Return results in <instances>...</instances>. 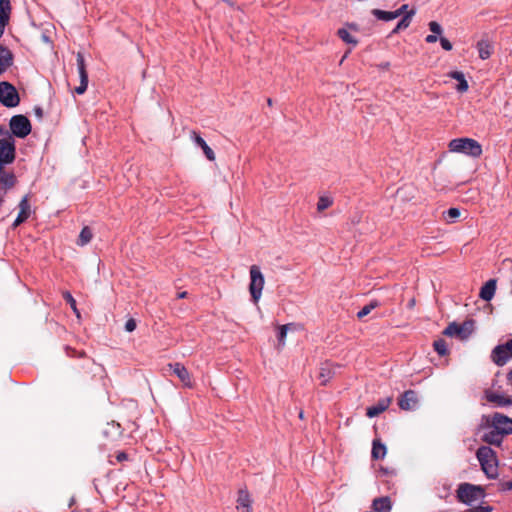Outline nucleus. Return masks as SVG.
Segmentation results:
<instances>
[{
	"label": "nucleus",
	"instance_id": "obj_1",
	"mask_svg": "<svg viewBox=\"0 0 512 512\" xmlns=\"http://www.w3.org/2000/svg\"><path fill=\"white\" fill-rule=\"evenodd\" d=\"M476 456L486 476L490 479H495L498 476V464L495 451L488 446H481L478 448Z\"/></svg>",
	"mask_w": 512,
	"mask_h": 512
},
{
	"label": "nucleus",
	"instance_id": "obj_2",
	"mask_svg": "<svg viewBox=\"0 0 512 512\" xmlns=\"http://www.w3.org/2000/svg\"><path fill=\"white\" fill-rule=\"evenodd\" d=\"M449 150L455 153H463L473 158L482 155L481 144L472 138H456L449 142Z\"/></svg>",
	"mask_w": 512,
	"mask_h": 512
},
{
	"label": "nucleus",
	"instance_id": "obj_3",
	"mask_svg": "<svg viewBox=\"0 0 512 512\" xmlns=\"http://www.w3.org/2000/svg\"><path fill=\"white\" fill-rule=\"evenodd\" d=\"M15 159V140L11 133L0 126V165H7Z\"/></svg>",
	"mask_w": 512,
	"mask_h": 512
},
{
	"label": "nucleus",
	"instance_id": "obj_4",
	"mask_svg": "<svg viewBox=\"0 0 512 512\" xmlns=\"http://www.w3.org/2000/svg\"><path fill=\"white\" fill-rule=\"evenodd\" d=\"M484 497V489L470 483H462L457 489V498L460 502L472 505Z\"/></svg>",
	"mask_w": 512,
	"mask_h": 512
},
{
	"label": "nucleus",
	"instance_id": "obj_5",
	"mask_svg": "<svg viewBox=\"0 0 512 512\" xmlns=\"http://www.w3.org/2000/svg\"><path fill=\"white\" fill-rule=\"evenodd\" d=\"M474 331V321L466 320L462 324L450 323L443 331L445 336L457 337L461 340L467 339Z\"/></svg>",
	"mask_w": 512,
	"mask_h": 512
},
{
	"label": "nucleus",
	"instance_id": "obj_6",
	"mask_svg": "<svg viewBox=\"0 0 512 512\" xmlns=\"http://www.w3.org/2000/svg\"><path fill=\"white\" fill-rule=\"evenodd\" d=\"M20 102L16 88L9 82H0V103L5 107H16Z\"/></svg>",
	"mask_w": 512,
	"mask_h": 512
},
{
	"label": "nucleus",
	"instance_id": "obj_7",
	"mask_svg": "<svg viewBox=\"0 0 512 512\" xmlns=\"http://www.w3.org/2000/svg\"><path fill=\"white\" fill-rule=\"evenodd\" d=\"M12 136L18 138H25L31 132V123L29 119L24 115H15L10 119L9 122Z\"/></svg>",
	"mask_w": 512,
	"mask_h": 512
},
{
	"label": "nucleus",
	"instance_id": "obj_8",
	"mask_svg": "<svg viewBox=\"0 0 512 512\" xmlns=\"http://www.w3.org/2000/svg\"><path fill=\"white\" fill-rule=\"evenodd\" d=\"M76 61H77V69H78V73H79V78H80V85L75 88V92L77 94H83L87 90V87H88V74H87L86 67H85L84 56L81 53H78L77 57H76Z\"/></svg>",
	"mask_w": 512,
	"mask_h": 512
},
{
	"label": "nucleus",
	"instance_id": "obj_9",
	"mask_svg": "<svg viewBox=\"0 0 512 512\" xmlns=\"http://www.w3.org/2000/svg\"><path fill=\"white\" fill-rule=\"evenodd\" d=\"M493 362L498 366L505 365L510 358H512V352L507 344L496 346L491 354Z\"/></svg>",
	"mask_w": 512,
	"mask_h": 512
},
{
	"label": "nucleus",
	"instance_id": "obj_10",
	"mask_svg": "<svg viewBox=\"0 0 512 512\" xmlns=\"http://www.w3.org/2000/svg\"><path fill=\"white\" fill-rule=\"evenodd\" d=\"M5 165H0V189L7 191L16 183V177L13 172L4 169ZM4 202V198L0 196V207Z\"/></svg>",
	"mask_w": 512,
	"mask_h": 512
},
{
	"label": "nucleus",
	"instance_id": "obj_11",
	"mask_svg": "<svg viewBox=\"0 0 512 512\" xmlns=\"http://www.w3.org/2000/svg\"><path fill=\"white\" fill-rule=\"evenodd\" d=\"M491 422H492V426L495 427L496 429L502 430V432H504L506 434L512 433V419L511 418H509L503 414H500V413H495L492 416Z\"/></svg>",
	"mask_w": 512,
	"mask_h": 512
},
{
	"label": "nucleus",
	"instance_id": "obj_12",
	"mask_svg": "<svg viewBox=\"0 0 512 512\" xmlns=\"http://www.w3.org/2000/svg\"><path fill=\"white\" fill-rule=\"evenodd\" d=\"M168 367L179 378L186 387H192L191 377L188 370L181 363H170Z\"/></svg>",
	"mask_w": 512,
	"mask_h": 512
},
{
	"label": "nucleus",
	"instance_id": "obj_13",
	"mask_svg": "<svg viewBox=\"0 0 512 512\" xmlns=\"http://www.w3.org/2000/svg\"><path fill=\"white\" fill-rule=\"evenodd\" d=\"M417 394L413 390L405 391L398 400V405L402 410H412L417 405Z\"/></svg>",
	"mask_w": 512,
	"mask_h": 512
},
{
	"label": "nucleus",
	"instance_id": "obj_14",
	"mask_svg": "<svg viewBox=\"0 0 512 512\" xmlns=\"http://www.w3.org/2000/svg\"><path fill=\"white\" fill-rule=\"evenodd\" d=\"M337 366L330 363L324 362L319 368L318 378L321 381V385L325 386L335 376Z\"/></svg>",
	"mask_w": 512,
	"mask_h": 512
},
{
	"label": "nucleus",
	"instance_id": "obj_15",
	"mask_svg": "<svg viewBox=\"0 0 512 512\" xmlns=\"http://www.w3.org/2000/svg\"><path fill=\"white\" fill-rule=\"evenodd\" d=\"M392 402L391 397L380 399L375 405H372L366 409V416L369 418L376 417L386 411Z\"/></svg>",
	"mask_w": 512,
	"mask_h": 512
},
{
	"label": "nucleus",
	"instance_id": "obj_16",
	"mask_svg": "<svg viewBox=\"0 0 512 512\" xmlns=\"http://www.w3.org/2000/svg\"><path fill=\"white\" fill-rule=\"evenodd\" d=\"M11 13L10 0H0V38L4 34Z\"/></svg>",
	"mask_w": 512,
	"mask_h": 512
},
{
	"label": "nucleus",
	"instance_id": "obj_17",
	"mask_svg": "<svg viewBox=\"0 0 512 512\" xmlns=\"http://www.w3.org/2000/svg\"><path fill=\"white\" fill-rule=\"evenodd\" d=\"M191 139L203 150V153L208 160L213 161L215 159L214 151L208 146L206 141L197 132H191Z\"/></svg>",
	"mask_w": 512,
	"mask_h": 512
},
{
	"label": "nucleus",
	"instance_id": "obj_18",
	"mask_svg": "<svg viewBox=\"0 0 512 512\" xmlns=\"http://www.w3.org/2000/svg\"><path fill=\"white\" fill-rule=\"evenodd\" d=\"M504 435L507 434L492 426L491 430L484 434L483 440L488 444L499 446L503 441Z\"/></svg>",
	"mask_w": 512,
	"mask_h": 512
},
{
	"label": "nucleus",
	"instance_id": "obj_19",
	"mask_svg": "<svg viewBox=\"0 0 512 512\" xmlns=\"http://www.w3.org/2000/svg\"><path fill=\"white\" fill-rule=\"evenodd\" d=\"M13 64L12 52L0 45V75L3 74Z\"/></svg>",
	"mask_w": 512,
	"mask_h": 512
},
{
	"label": "nucleus",
	"instance_id": "obj_20",
	"mask_svg": "<svg viewBox=\"0 0 512 512\" xmlns=\"http://www.w3.org/2000/svg\"><path fill=\"white\" fill-rule=\"evenodd\" d=\"M236 509L238 512H252L251 500L246 490H239Z\"/></svg>",
	"mask_w": 512,
	"mask_h": 512
},
{
	"label": "nucleus",
	"instance_id": "obj_21",
	"mask_svg": "<svg viewBox=\"0 0 512 512\" xmlns=\"http://www.w3.org/2000/svg\"><path fill=\"white\" fill-rule=\"evenodd\" d=\"M495 291L496 280L490 279L482 286L479 296L485 301H490L494 297Z\"/></svg>",
	"mask_w": 512,
	"mask_h": 512
},
{
	"label": "nucleus",
	"instance_id": "obj_22",
	"mask_svg": "<svg viewBox=\"0 0 512 512\" xmlns=\"http://www.w3.org/2000/svg\"><path fill=\"white\" fill-rule=\"evenodd\" d=\"M486 399L497 406L512 405V399L510 397L494 392H487Z\"/></svg>",
	"mask_w": 512,
	"mask_h": 512
},
{
	"label": "nucleus",
	"instance_id": "obj_23",
	"mask_svg": "<svg viewBox=\"0 0 512 512\" xmlns=\"http://www.w3.org/2000/svg\"><path fill=\"white\" fill-rule=\"evenodd\" d=\"M448 76L458 81V85L456 87L458 92L463 93L468 90V82L466 81L465 76L461 71H452L448 74Z\"/></svg>",
	"mask_w": 512,
	"mask_h": 512
},
{
	"label": "nucleus",
	"instance_id": "obj_24",
	"mask_svg": "<svg viewBox=\"0 0 512 512\" xmlns=\"http://www.w3.org/2000/svg\"><path fill=\"white\" fill-rule=\"evenodd\" d=\"M477 49H478L479 57L483 60L488 59L491 56L492 51H493V47H492L491 43L486 39H482V40L478 41Z\"/></svg>",
	"mask_w": 512,
	"mask_h": 512
},
{
	"label": "nucleus",
	"instance_id": "obj_25",
	"mask_svg": "<svg viewBox=\"0 0 512 512\" xmlns=\"http://www.w3.org/2000/svg\"><path fill=\"white\" fill-rule=\"evenodd\" d=\"M373 508L376 512H389L391 510V501L389 497L376 498L373 501Z\"/></svg>",
	"mask_w": 512,
	"mask_h": 512
},
{
	"label": "nucleus",
	"instance_id": "obj_26",
	"mask_svg": "<svg viewBox=\"0 0 512 512\" xmlns=\"http://www.w3.org/2000/svg\"><path fill=\"white\" fill-rule=\"evenodd\" d=\"M415 15V10L407 12L403 18L398 22L396 27L392 30L391 34H397L399 31L409 27L412 17Z\"/></svg>",
	"mask_w": 512,
	"mask_h": 512
},
{
	"label": "nucleus",
	"instance_id": "obj_27",
	"mask_svg": "<svg viewBox=\"0 0 512 512\" xmlns=\"http://www.w3.org/2000/svg\"><path fill=\"white\" fill-rule=\"evenodd\" d=\"M371 455H372V458L376 459V460L383 459L385 457L386 447L384 444H382L380 442V440L375 439L373 441Z\"/></svg>",
	"mask_w": 512,
	"mask_h": 512
},
{
	"label": "nucleus",
	"instance_id": "obj_28",
	"mask_svg": "<svg viewBox=\"0 0 512 512\" xmlns=\"http://www.w3.org/2000/svg\"><path fill=\"white\" fill-rule=\"evenodd\" d=\"M30 214H31V206L29 203L28 196L25 195L19 203L18 216L26 221L29 218Z\"/></svg>",
	"mask_w": 512,
	"mask_h": 512
},
{
	"label": "nucleus",
	"instance_id": "obj_29",
	"mask_svg": "<svg viewBox=\"0 0 512 512\" xmlns=\"http://www.w3.org/2000/svg\"><path fill=\"white\" fill-rule=\"evenodd\" d=\"M371 13L378 19L382 21H391L393 19L398 18V14L395 11H384L380 9H373Z\"/></svg>",
	"mask_w": 512,
	"mask_h": 512
},
{
	"label": "nucleus",
	"instance_id": "obj_30",
	"mask_svg": "<svg viewBox=\"0 0 512 512\" xmlns=\"http://www.w3.org/2000/svg\"><path fill=\"white\" fill-rule=\"evenodd\" d=\"M250 279L249 291L252 301L256 303V265L250 267Z\"/></svg>",
	"mask_w": 512,
	"mask_h": 512
},
{
	"label": "nucleus",
	"instance_id": "obj_31",
	"mask_svg": "<svg viewBox=\"0 0 512 512\" xmlns=\"http://www.w3.org/2000/svg\"><path fill=\"white\" fill-rule=\"evenodd\" d=\"M92 231L90 230L89 227H84L81 232H80V235H79V239H78V245L80 246H84L86 244H88L91 239H92Z\"/></svg>",
	"mask_w": 512,
	"mask_h": 512
},
{
	"label": "nucleus",
	"instance_id": "obj_32",
	"mask_svg": "<svg viewBox=\"0 0 512 512\" xmlns=\"http://www.w3.org/2000/svg\"><path fill=\"white\" fill-rule=\"evenodd\" d=\"M337 34L345 43L352 44L353 46H356L358 43V41L344 28L339 29Z\"/></svg>",
	"mask_w": 512,
	"mask_h": 512
},
{
	"label": "nucleus",
	"instance_id": "obj_33",
	"mask_svg": "<svg viewBox=\"0 0 512 512\" xmlns=\"http://www.w3.org/2000/svg\"><path fill=\"white\" fill-rule=\"evenodd\" d=\"M433 347L440 356H445L449 352L447 348V343L444 339L435 340L433 343Z\"/></svg>",
	"mask_w": 512,
	"mask_h": 512
},
{
	"label": "nucleus",
	"instance_id": "obj_34",
	"mask_svg": "<svg viewBox=\"0 0 512 512\" xmlns=\"http://www.w3.org/2000/svg\"><path fill=\"white\" fill-rule=\"evenodd\" d=\"M290 327H291V324L279 326L278 335H277L279 347H283L285 345V338L287 335V331Z\"/></svg>",
	"mask_w": 512,
	"mask_h": 512
},
{
	"label": "nucleus",
	"instance_id": "obj_35",
	"mask_svg": "<svg viewBox=\"0 0 512 512\" xmlns=\"http://www.w3.org/2000/svg\"><path fill=\"white\" fill-rule=\"evenodd\" d=\"M378 302L377 301H371L369 304L365 305L358 313H357V318L358 319H362L364 318L365 316H367L373 309H375L376 307H378Z\"/></svg>",
	"mask_w": 512,
	"mask_h": 512
},
{
	"label": "nucleus",
	"instance_id": "obj_36",
	"mask_svg": "<svg viewBox=\"0 0 512 512\" xmlns=\"http://www.w3.org/2000/svg\"><path fill=\"white\" fill-rule=\"evenodd\" d=\"M333 201L329 197L321 196L317 203V210L322 212L332 205Z\"/></svg>",
	"mask_w": 512,
	"mask_h": 512
},
{
	"label": "nucleus",
	"instance_id": "obj_37",
	"mask_svg": "<svg viewBox=\"0 0 512 512\" xmlns=\"http://www.w3.org/2000/svg\"><path fill=\"white\" fill-rule=\"evenodd\" d=\"M63 297L67 301V303L70 305V307L73 309V311L77 314V316H79V312L76 307V301L73 298V296L71 295V293L66 291L63 293Z\"/></svg>",
	"mask_w": 512,
	"mask_h": 512
},
{
	"label": "nucleus",
	"instance_id": "obj_38",
	"mask_svg": "<svg viewBox=\"0 0 512 512\" xmlns=\"http://www.w3.org/2000/svg\"><path fill=\"white\" fill-rule=\"evenodd\" d=\"M429 29L435 35H441L443 31L441 25L436 21H431L429 23Z\"/></svg>",
	"mask_w": 512,
	"mask_h": 512
},
{
	"label": "nucleus",
	"instance_id": "obj_39",
	"mask_svg": "<svg viewBox=\"0 0 512 512\" xmlns=\"http://www.w3.org/2000/svg\"><path fill=\"white\" fill-rule=\"evenodd\" d=\"M446 219H456L460 216V210L458 208H449L446 212Z\"/></svg>",
	"mask_w": 512,
	"mask_h": 512
},
{
	"label": "nucleus",
	"instance_id": "obj_40",
	"mask_svg": "<svg viewBox=\"0 0 512 512\" xmlns=\"http://www.w3.org/2000/svg\"><path fill=\"white\" fill-rule=\"evenodd\" d=\"M136 326H137V323H136L135 319L130 318L125 323V330L127 332H133L136 329Z\"/></svg>",
	"mask_w": 512,
	"mask_h": 512
},
{
	"label": "nucleus",
	"instance_id": "obj_41",
	"mask_svg": "<svg viewBox=\"0 0 512 512\" xmlns=\"http://www.w3.org/2000/svg\"><path fill=\"white\" fill-rule=\"evenodd\" d=\"M440 44L442 48L446 51L452 50V43L445 37H440Z\"/></svg>",
	"mask_w": 512,
	"mask_h": 512
},
{
	"label": "nucleus",
	"instance_id": "obj_42",
	"mask_svg": "<svg viewBox=\"0 0 512 512\" xmlns=\"http://www.w3.org/2000/svg\"><path fill=\"white\" fill-rule=\"evenodd\" d=\"M263 285H264V277L261 274V272L258 271V300L260 299Z\"/></svg>",
	"mask_w": 512,
	"mask_h": 512
},
{
	"label": "nucleus",
	"instance_id": "obj_43",
	"mask_svg": "<svg viewBox=\"0 0 512 512\" xmlns=\"http://www.w3.org/2000/svg\"><path fill=\"white\" fill-rule=\"evenodd\" d=\"M407 9H408V5L404 4L399 9L395 10V12L398 14V17H399L403 14H406L408 12Z\"/></svg>",
	"mask_w": 512,
	"mask_h": 512
},
{
	"label": "nucleus",
	"instance_id": "obj_44",
	"mask_svg": "<svg viewBox=\"0 0 512 512\" xmlns=\"http://www.w3.org/2000/svg\"><path fill=\"white\" fill-rule=\"evenodd\" d=\"M501 489L504 491L512 490V481H506L501 483Z\"/></svg>",
	"mask_w": 512,
	"mask_h": 512
},
{
	"label": "nucleus",
	"instance_id": "obj_45",
	"mask_svg": "<svg viewBox=\"0 0 512 512\" xmlns=\"http://www.w3.org/2000/svg\"><path fill=\"white\" fill-rule=\"evenodd\" d=\"M437 40H438V37H437V35H435V34H430V35H428V36L425 38V41H426L427 43H435Z\"/></svg>",
	"mask_w": 512,
	"mask_h": 512
},
{
	"label": "nucleus",
	"instance_id": "obj_46",
	"mask_svg": "<svg viewBox=\"0 0 512 512\" xmlns=\"http://www.w3.org/2000/svg\"><path fill=\"white\" fill-rule=\"evenodd\" d=\"M23 222H25V220H24V219H22V218H20V217L17 215V217H16L15 221H14V222H13V224H12V227H13V228H16V227H18L20 224H22Z\"/></svg>",
	"mask_w": 512,
	"mask_h": 512
},
{
	"label": "nucleus",
	"instance_id": "obj_47",
	"mask_svg": "<svg viewBox=\"0 0 512 512\" xmlns=\"http://www.w3.org/2000/svg\"><path fill=\"white\" fill-rule=\"evenodd\" d=\"M187 296V292L186 291H183V292H180L177 294V297L179 299H182V298H185Z\"/></svg>",
	"mask_w": 512,
	"mask_h": 512
},
{
	"label": "nucleus",
	"instance_id": "obj_48",
	"mask_svg": "<svg viewBox=\"0 0 512 512\" xmlns=\"http://www.w3.org/2000/svg\"><path fill=\"white\" fill-rule=\"evenodd\" d=\"M36 114H37V116H39V117H41V116H42V111H41V109H40V108H37V109H36Z\"/></svg>",
	"mask_w": 512,
	"mask_h": 512
},
{
	"label": "nucleus",
	"instance_id": "obj_49",
	"mask_svg": "<svg viewBox=\"0 0 512 512\" xmlns=\"http://www.w3.org/2000/svg\"><path fill=\"white\" fill-rule=\"evenodd\" d=\"M507 378L512 382V370L507 374Z\"/></svg>",
	"mask_w": 512,
	"mask_h": 512
},
{
	"label": "nucleus",
	"instance_id": "obj_50",
	"mask_svg": "<svg viewBox=\"0 0 512 512\" xmlns=\"http://www.w3.org/2000/svg\"><path fill=\"white\" fill-rule=\"evenodd\" d=\"M124 458H126V456H125V454H124V453H122V454L118 455V459H119V460H122V459H124Z\"/></svg>",
	"mask_w": 512,
	"mask_h": 512
},
{
	"label": "nucleus",
	"instance_id": "obj_51",
	"mask_svg": "<svg viewBox=\"0 0 512 512\" xmlns=\"http://www.w3.org/2000/svg\"><path fill=\"white\" fill-rule=\"evenodd\" d=\"M267 103H268V105H272V100L269 98V99L267 100Z\"/></svg>",
	"mask_w": 512,
	"mask_h": 512
}]
</instances>
